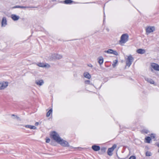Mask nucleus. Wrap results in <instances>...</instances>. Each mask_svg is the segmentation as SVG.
I'll list each match as a JSON object with an SVG mask.
<instances>
[{
	"label": "nucleus",
	"instance_id": "nucleus-1",
	"mask_svg": "<svg viewBox=\"0 0 159 159\" xmlns=\"http://www.w3.org/2000/svg\"><path fill=\"white\" fill-rule=\"evenodd\" d=\"M53 139L58 143H59L60 141L62 139L60 137L59 135L55 131L52 132L51 134Z\"/></svg>",
	"mask_w": 159,
	"mask_h": 159
},
{
	"label": "nucleus",
	"instance_id": "nucleus-2",
	"mask_svg": "<svg viewBox=\"0 0 159 159\" xmlns=\"http://www.w3.org/2000/svg\"><path fill=\"white\" fill-rule=\"evenodd\" d=\"M129 36L127 34H123L120 37L119 42L120 44L125 43L128 40Z\"/></svg>",
	"mask_w": 159,
	"mask_h": 159
},
{
	"label": "nucleus",
	"instance_id": "nucleus-3",
	"mask_svg": "<svg viewBox=\"0 0 159 159\" xmlns=\"http://www.w3.org/2000/svg\"><path fill=\"white\" fill-rule=\"evenodd\" d=\"M58 143L63 147H69L70 149H73L74 148L72 146H70L68 142L66 140L62 139Z\"/></svg>",
	"mask_w": 159,
	"mask_h": 159
},
{
	"label": "nucleus",
	"instance_id": "nucleus-4",
	"mask_svg": "<svg viewBox=\"0 0 159 159\" xmlns=\"http://www.w3.org/2000/svg\"><path fill=\"white\" fill-rule=\"evenodd\" d=\"M134 59V58L131 55H129L126 60V66H128V67H130Z\"/></svg>",
	"mask_w": 159,
	"mask_h": 159
},
{
	"label": "nucleus",
	"instance_id": "nucleus-5",
	"mask_svg": "<svg viewBox=\"0 0 159 159\" xmlns=\"http://www.w3.org/2000/svg\"><path fill=\"white\" fill-rule=\"evenodd\" d=\"M8 83L7 82H0V90H3L8 86Z\"/></svg>",
	"mask_w": 159,
	"mask_h": 159
},
{
	"label": "nucleus",
	"instance_id": "nucleus-6",
	"mask_svg": "<svg viewBox=\"0 0 159 159\" xmlns=\"http://www.w3.org/2000/svg\"><path fill=\"white\" fill-rule=\"evenodd\" d=\"M116 147V144H114L111 148H109L107 151L108 155L110 156H112V152Z\"/></svg>",
	"mask_w": 159,
	"mask_h": 159
},
{
	"label": "nucleus",
	"instance_id": "nucleus-7",
	"mask_svg": "<svg viewBox=\"0 0 159 159\" xmlns=\"http://www.w3.org/2000/svg\"><path fill=\"white\" fill-rule=\"evenodd\" d=\"M151 66L154 70L159 71V65L157 64L153 63H151Z\"/></svg>",
	"mask_w": 159,
	"mask_h": 159
},
{
	"label": "nucleus",
	"instance_id": "nucleus-8",
	"mask_svg": "<svg viewBox=\"0 0 159 159\" xmlns=\"http://www.w3.org/2000/svg\"><path fill=\"white\" fill-rule=\"evenodd\" d=\"M37 66L40 67H46L47 68H49L50 66V65L47 63L44 64L43 63H39L37 64Z\"/></svg>",
	"mask_w": 159,
	"mask_h": 159
},
{
	"label": "nucleus",
	"instance_id": "nucleus-9",
	"mask_svg": "<svg viewBox=\"0 0 159 159\" xmlns=\"http://www.w3.org/2000/svg\"><path fill=\"white\" fill-rule=\"evenodd\" d=\"M155 30V27L153 26H150L147 27L146 29L147 33H150L153 32Z\"/></svg>",
	"mask_w": 159,
	"mask_h": 159
},
{
	"label": "nucleus",
	"instance_id": "nucleus-10",
	"mask_svg": "<svg viewBox=\"0 0 159 159\" xmlns=\"http://www.w3.org/2000/svg\"><path fill=\"white\" fill-rule=\"evenodd\" d=\"M35 83L36 84L39 86L42 85L44 83V82L43 80H37L35 81Z\"/></svg>",
	"mask_w": 159,
	"mask_h": 159
},
{
	"label": "nucleus",
	"instance_id": "nucleus-11",
	"mask_svg": "<svg viewBox=\"0 0 159 159\" xmlns=\"http://www.w3.org/2000/svg\"><path fill=\"white\" fill-rule=\"evenodd\" d=\"M7 25V20L6 17H3L1 21L2 27H5Z\"/></svg>",
	"mask_w": 159,
	"mask_h": 159
},
{
	"label": "nucleus",
	"instance_id": "nucleus-12",
	"mask_svg": "<svg viewBox=\"0 0 159 159\" xmlns=\"http://www.w3.org/2000/svg\"><path fill=\"white\" fill-rule=\"evenodd\" d=\"M11 19L14 20H17L20 18L19 16H16L15 14H12L11 16Z\"/></svg>",
	"mask_w": 159,
	"mask_h": 159
},
{
	"label": "nucleus",
	"instance_id": "nucleus-13",
	"mask_svg": "<svg viewBox=\"0 0 159 159\" xmlns=\"http://www.w3.org/2000/svg\"><path fill=\"white\" fill-rule=\"evenodd\" d=\"M92 149L94 151H97L100 150V148L99 146L93 145L92 147Z\"/></svg>",
	"mask_w": 159,
	"mask_h": 159
},
{
	"label": "nucleus",
	"instance_id": "nucleus-14",
	"mask_svg": "<svg viewBox=\"0 0 159 159\" xmlns=\"http://www.w3.org/2000/svg\"><path fill=\"white\" fill-rule=\"evenodd\" d=\"M136 52L139 54H143L146 51L144 49L139 48L137 50Z\"/></svg>",
	"mask_w": 159,
	"mask_h": 159
},
{
	"label": "nucleus",
	"instance_id": "nucleus-15",
	"mask_svg": "<svg viewBox=\"0 0 159 159\" xmlns=\"http://www.w3.org/2000/svg\"><path fill=\"white\" fill-rule=\"evenodd\" d=\"M144 79L146 81L149 83L151 84H153L154 83V81L151 78L147 77H145Z\"/></svg>",
	"mask_w": 159,
	"mask_h": 159
},
{
	"label": "nucleus",
	"instance_id": "nucleus-16",
	"mask_svg": "<svg viewBox=\"0 0 159 159\" xmlns=\"http://www.w3.org/2000/svg\"><path fill=\"white\" fill-rule=\"evenodd\" d=\"M98 62L100 65L102 64L103 62V58L102 57H100L98 58Z\"/></svg>",
	"mask_w": 159,
	"mask_h": 159
},
{
	"label": "nucleus",
	"instance_id": "nucleus-17",
	"mask_svg": "<svg viewBox=\"0 0 159 159\" xmlns=\"http://www.w3.org/2000/svg\"><path fill=\"white\" fill-rule=\"evenodd\" d=\"M25 126L26 128H29L31 129H36V127L33 125H26Z\"/></svg>",
	"mask_w": 159,
	"mask_h": 159
},
{
	"label": "nucleus",
	"instance_id": "nucleus-18",
	"mask_svg": "<svg viewBox=\"0 0 159 159\" xmlns=\"http://www.w3.org/2000/svg\"><path fill=\"white\" fill-rule=\"evenodd\" d=\"M84 75L85 77L88 79H90L91 78V75L88 72L84 73Z\"/></svg>",
	"mask_w": 159,
	"mask_h": 159
},
{
	"label": "nucleus",
	"instance_id": "nucleus-19",
	"mask_svg": "<svg viewBox=\"0 0 159 159\" xmlns=\"http://www.w3.org/2000/svg\"><path fill=\"white\" fill-rule=\"evenodd\" d=\"M65 4H70L73 2V1L71 0H65L64 1Z\"/></svg>",
	"mask_w": 159,
	"mask_h": 159
},
{
	"label": "nucleus",
	"instance_id": "nucleus-20",
	"mask_svg": "<svg viewBox=\"0 0 159 159\" xmlns=\"http://www.w3.org/2000/svg\"><path fill=\"white\" fill-rule=\"evenodd\" d=\"M52 108L50 109L47 112L46 116L47 117H49L51 114L52 113Z\"/></svg>",
	"mask_w": 159,
	"mask_h": 159
},
{
	"label": "nucleus",
	"instance_id": "nucleus-21",
	"mask_svg": "<svg viewBox=\"0 0 159 159\" xmlns=\"http://www.w3.org/2000/svg\"><path fill=\"white\" fill-rule=\"evenodd\" d=\"M145 139L146 140V142L148 143H149L150 141L151 140V138L150 137H147L145 138Z\"/></svg>",
	"mask_w": 159,
	"mask_h": 159
},
{
	"label": "nucleus",
	"instance_id": "nucleus-22",
	"mask_svg": "<svg viewBox=\"0 0 159 159\" xmlns=\"http://www.w3.org/2000/svg\"><path fill=\"white\" fill-rule=\"evenodd\" d=\"M118 61L117 60H115L113 62V63L112 64V66L113 67H115L117 64Z\"/></svg>",
	"mask_w": 159,
	"mask_h": 159
},
{
	"label": "nucleus",
	"instance_id": "nucleus-23",
	"mask_svg": "<svg viewBox=\"0 0 159 159\" xmlns=\"http://www.w3.org/2000/svg\"><path fill=\"white\" fill-rule=\"evenodd\" d=\"M113 51V50L111 49H109L107 51H105V52L106 53H107L109 54H112V52Z\"/></svg>",
	"mask_w": 159,
	"mask_h": 159
},
{
	"label": "nucleus",
	"instance_id": "nucleus-24",
	"mask_svg": "<svg viewBox=\"0 0 159 159\" xmlns=\"http://www.w3.org/2000/svg\"><path fill=\"white\" fill-rule=\"evenodd\" d=\"M56 57L57 59H60L62 58V56L61 55L57 54L56 56Z\"/></svg>",
	"mask_w": 159,
	"mask_h": 159
},
{
	"label": "nucleus",
	"instance_id": "nucleus-25",
	"mask_svg": "<svg viewBox=\"0 0 159 159\" xmlns=\"http://www.w3.org/2000/svg\"><path fill=\"white\" fill-rule=\"evenodd\" d=\"M152 153H151L149 151H147L146 153V155L147 156H150L152 155Z\"/></svg>",
	"mask_w": 159,
	"mask_h": 159
},
{
	"label": "nucleus",
	"instance_id": "nucleus-26",
	"mask_svg": "<svg viewBox=\"0 0 159 159\" xmlns=\"http://www.w3.org/2000/svg\"><path fill=\"white\" fill-rule=\"evenodd\" d=\"M11 116L13 117V119H14L15 118H16L18 120L20 119V118L19 117L15 115L14 114H12L11 115Z\"/></svg>",
	"mask_w": 159,
	"mask_h": 159
},
{
	"label": "nucleus",
	"instance_id": "nucleus-27",
	"mask_svg": "<svg viewBox=\"0 0 159 159\" xmlns=\"http://www.w3.org/2000/svg\"><path fill=\"white\" fill-rule=\"evenodd\" d=\"M106 150V148L104 147H102L101 148V151L103 153L105 152Z\"/></svg>",
	"mask_w": 159,
	"mask_h": 159
},
{
	"label": "nucleus",
	"instance_id": "nucleus-28",
	"mask_svg": "<svg viewBox=\"0 0 159 159\" xmlns=\"http://www.w3.org/2000/svg\"><path fill=\"white\" fill-rule=\"evenodd\" d=\"M33 7H27V6H20V8H29Z\"/></svg>",
	"mask_w": 159,
	"mask_h": 159
},
{
	"label": "nucleus",
	"instance_id": "nucleus-29",
	"mask_svg": "<svg viewBox=\"0 0 159 159\" xmlns=\"http://www.w3.org/2000/svg\"><path fill=\"white\" fill-rule=\"evenodd\" d=\"M112 54L116 56H117L118 55V52L116 51H114L113 50Z\"/></svg>",
	"mask_w": 159,
	"mask_h": 159
},
{
	"label": "nucleus",
	"instance_id": "nucleus-30",
	"mask_svg": "<svg viewBox=\"0 0 159 159\" xmlns=\"http://www.w3.org/2000/svg\"><path fill=\"white\" fill-rule=\"evenodd\" d=\"M85 83L86 84H91L90 83V81L89 80L85 81Z\"/></svg>",
	"mask_w": 159,
	"mask_h": 159
},
{
	"label": "nucleus",
	"instance_id": "nucleus-31",
	"mask_svg": "<svg viewBox=\"0 0 159 159\" xmlns=\"http://www.w3.org/2000/svg\"><path fill=\"white\" fill-rule=\"evenodd\" d=\"M136 157L134 156H131L129 158V159H135Z\"/></svg>",
	"mask_w": 159,
	"mask_h": 159
},
{
	"label": "nucleus",
	"instance_id": "nucleus-32",
	"mask_svg": "<svg viewBox=\"0 0 159 159\" xmlns=\"http://www.w3.org/2000/svg\"><path fill=\"white\" fill-rule=\"evenodd\" d=\"M50 141V139L49 138H48V139H46V142L47 143H49Z\"/></svg>",
	"mask_w": 159,
	"mask_h": 159
},
{
	"label": "nucleus",
	"instance_id": "nucleus-33",
	"mask_svg": "<svg viewBox=\"0 0 159 159\" xmlns=\"http://www.w3.org/2000/svg\"><path fill=\"white\" fill-rule=\"evenodd\" d=\"M14 8H20V6H16L13 7Z\"/></svg>",
	"mask_w": 159,
	"mask_h": 159
},
{
	"label": "nucleus",
	"instance_id": "nucleus-34",
	"mask_svg": "<svg viewBox=\"0 0 159 159\" xmlns=\"http://www.w3.org/2000/svg\"><path fill=\"white\" fill-rule=\"evenodd\" d=\"M151 137L152 138H154L155 137V136L154 134H152L151 135Z\"/></svg>",
	"mask_w": 159,
	"mask_h": 159
},
{
	"label": "nucleus",
	"instance_id": "nucleus-35",
	"mask_svg": "<svg viewBox=\"0 0 159 159\" xmlns=\"http://www.w3.org/2000/svg\"><path fill=\"white\" fill-rule=\"evenodd\" d=\"M88 66H89V67H93V65L91 64H89Z\"/></svg>",
	"mask_w": 159,
	"mask_h": 159
},
{
	"label": "nucleus",
	"instance_id": "nucleus-36",
	"mask_svg": "<svg viewBox=\"0 0 159 159\" xmlns=\"http://www.w3.org/2000/svg\"><path fill=\"white\" fill-rule=\"evenodd\" d=\"M106 30H107V31H109V29H108V28H106Z\"/></svg>",
	"mask_w": 159,
	"mask_h": 159
},
{
	"label": "nucleus",
	"instance_id": "nucleus-37",
	"mask_svg": "<svg viewBox=\"0 0 159 159\" xmlns=\"http://www.w3.org/2000/svg\"><path fill=\"white\" fill-rule=\"evenodd\" d=\"M38 125V122L36 123H35V125Z\"/></svg>",
	"mask_w": 159,
	"mask_h": 159
},
{
	"label": "nucleus",
	"instance_id": "nucleus-38",
	"mask_svg": "<svg viewBox=\"0 0 159 159\" xmlns=\"http://www.w3.org/2000/svg\"><path fill=\"white\" fill-rule=\"evenodd\" d=\"M145 133H147L148 132V130H146V131H145Z\"/></svg>",
	"mask_w": 159,
	"mask_h": 159
},
{
	"label": "nucleus",
	"instance_id": "nucleus-39",
	"mask_svg": "<svg viewBox=\"0 0 159 159\" xmlns=\"http://www.w3.org/2000/svg\"><path fill=\"white\" fill-rule=\"evenodd\" d=\"M105 15H104V20H105Z\"/></svg>",
	"mask_w": 159,
	"mask_h": 159
}]
</instances>
